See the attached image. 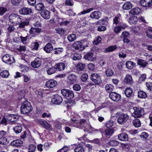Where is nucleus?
<instances>
[{
    "mask_svg": "<svg viewBox=\"0 0 152 152\" xmlns=\"http://www.w3.org/2000/svg\"><path fill=\"white\" fill-rule=\"evenodd\" d=\"M106 28L105 26H100L98 27L97 28V30L99 31H103L106 30Z\"/></svg>",
    "mask_w": 152,
    "mask_h": 152,
    "instance_id": "e2e57ef3",
    "label": "nucleus"
},
{
    "mask_svg": "<svg viewBox=\"0 0 152 152\" xmlns=\"http://www.w3.org/2000/svg\"><path fill=\"white\" fill-rule=\"evenodd\" d=\"M28 37V36H27L25 37H23L22 36H21L20 37L21 41L23 44H26V41Z\"/></svg>",
    "mask_w": 152,
    "mask_h": 152,
    "instance_id": "69168bd1",
    "label": "nucleus"
},
{
    "mask_svg": "<svg viewBox=\"0 0 152 152\" xmlns=\"http://www.w3.org/2000/svg\"><path fill=\"white\" fill-rule=\"evenodd\" d=\"M37 19V20L34 23H33V25L34 26L36 27H41V25L40 23V20L39 18L36 19Z\"/></svg>",
    "mask_w": 152,
    "mask_h": 152,
    "instance_id": "774afa93",
    "label": "nucleus"
},
{
    "mask_svg": "<svg viewBox=\"0 0 152 152\" xmlns=\"http://www.w3.org/2000/svg\"><path fill=\"white\" fill-rule=\"evenodd\" d=\"M124 81L126 85H132L133 83V80L131 75H127L125 76Z\"/></svg>",
    "mask_w": 152,
    "mask_h": 152,
    "instance_id": "2eb2a0df",
    "label": "nucleus"
},
{
    "mask_svg": "<svg viewBox=\"0 0 152 152\" xmlns=\"http://www.w3.org/2000/svg\"><path fill=\"white\" fill-rule=\"evenodd\" d=\"M137 65H140V67L143 68L145 67L148 64L147 62L145 61L142 59L137 60Z\"/></svg>",
    "mask_w": 152,
    "mask_h": 152,
    "instance_id": "393cba45",
    "label": "nucleus"
},
{
    "mask_svg": "<svg viewBox=\"0 0 152 152\" xmlns=\"http://www.w3.org/2000/svg\"><path fill=\"white\" fill-rule=\"evenodd\" d=\"M41 64V59L39 58H37L31 63V65L32 67L37 68L40 66Z\"/></svg>",
    "mask_w": 152,
    "mask_h": 152,
    "instance_id": "dca6fc26",
    "label": "nucleus"
},
{
    "mask_svg": "<svg viewBox=\"0 0 152 152\" xmlns=\"http://www.w3.org/2000/svg\"><path fill=\"white\" fill-rule=\"evenodd\" d=\"M7 118L3 117L1 120L0 121V124L6 126L7 125Z\"/></svg>",
    "mask_w": 152,
    "mask_h": 152,
    "instance_id": "5fc2aeb1",
    "label": "nucleus"
},
{
    "mask_svg": "<svg viewBox=\"0 0 152 152\" xmlns=\"http://www.w3.org/2000/svg\"><path fill=\"white\" fill-rule=\"evenodd\" d=\"M56 33L58 34L62 35L64 34L65 31L62 28H57L55 29Z\"/></svg>",
    "mask_w": 152,
    "mask_h": 152,
    "instance_id": "58836bf2",
    "label": "nucleus"
},
{
    "mask_svg": "<svg viewBox=\"0 0 152 152\" xmlns=\"http://www.w3.org/2000/svg\"><path fill=\"white\" fill-rule=\"evenodd\" d=\"M109 144L112 146H115L119 145V142L116 140H112L109 142Z\"/></svg>",
    "mask_w": 152,
    "mask_h": 152,
    "instance_id": "de8ad7c7",
    "label": "nucleus"
},
{
    "mask_svg": "<svg viewBox=\"0 0 152 152\" xmlns=\"http://www.w3.org/2000/svg\"><path fill=\"white\" fill-rule=\"evenodd\" d=\"M61 92L67 99H71L74 97V93L71 90L64 89L61 90Z\"/></svg>",
    "mask_w": 152,
    "mask_h": 152,
    "instance_id": "20e7f679",
    "label": "nucleus"
},
{
    "mask_svg": "<svg viewBox=\"0 0 152 152\" xmlns=\"http://www.w3.org/2000/svg\"><path fill=\"white\" fill-rule=\"evenodd\" d=\"M137 18L135 16H134L130 18L129 19V22L131 24H135L137 22Z\"/></svg>",
    "mask_w": 152,
    "mask_h": 152,
    "instance_id": "7c9ffc66",
    "label": "nucleus"
},
{
    "mask_svg": "<svg viewBox=\"0 0 152 152\" xmlns=\"http://www.w3.org/2000/svg\"><path fill=\"white\" fill-rule=\"evenodd\" d=\"M117 48L116 45L110 46L106 49V51L107 52L113 51L116 49Z\"/></svg>",
    "mask_w": 152,
    "mask_h": 152,
    "instance_id": "603ef678",
    "label": "nucleus"
},
{
    "mask_svg": "<svg viewBox=\"0 0 152 152\" xmlns=\"http://www.w3.org/2000/svg\"><path fill=\"white\" fill-rule=\"evenodd\" d=\"M84 57L86 60L91 61H95L96 59V56L92 52H89L87 53L84 55Z\"/></svg>",
    "mask_w": 152,
    "mask_h": 152,
    "instance_id": "1a4fd4ad",
    "label": "nucleus"
},
{
    "mask_svg": "<svg viewBox=\"0 0 152 152\" xmlns=\"http://www.w3.org/2000/svg\"><path fill=\"white\" fill-rule=\"evenodd\" d=\"M76 38V35L75 34H72L68 35L67 36V39L70 42H72L74 41Z\"/></svg>",
    "mask_w": 152,
    "mask_h": 152,
    "instance_id": "4c0bfd02",
    "label": "nucleus"
},
{
    "mask_svg": "<svg viewBox=\"0 0 152 152\" xmlns=\"http://www.w3.org/2000/svg\"><path fill=\"white\" fill-rule=\"evenodd\" d=\"M114 130L112 129H107L102 132V135L107 138H109L113 134Z\"/></svg>",
    "mask_w": 152,
    "mask_h": 152,
    "instance_id": "f8f14e48",
    "label": "nucleus"
},
{
    "mask_svg": "<svg viewBox=\"0 0 152 152\" xmlns=\"http://www.w3.org/2000/svg\"><path fill=\"white\" fill-rule=\"evenodd\" d=\"M140 3L144 7L152 8V0H141Z\"/></svg>",
    "mask_w": 152,
    "mask_h": 152,
    "instance_id": "9d476101",
    "label": "nucleus"
},
{
    "mask_svg": "<svg viewBox=\"0 0 152 152\" xmlns=\"http://www.w3.org/2000/svg\"><path fill=\"white\" fill-rule=\"evenodd\" d=\"M23 144V141L18 139L13 140L10 143L11 145L16 147H20Z\"/></svg>",
    "mask_w": 152,
    "mask_h": 152,
    "instance_id": "f3484780",
    "label": "nucleus"
},
{
    "mask_svg": "<svg viewBox=\"0 0 152 152\" xmlns=\"http://www.w3.org/2000/svg\"><path fill=\"white\" fill-rule=\"evenodd\" d=\"M69 81V82L71 84H73L76 81V76L74 74H70L68 76Z\"/></svg>",
    "mask_w": 152,
    "mask_h": 152,
    "instance_id": "bb28decb",
    "label": "nucleus"
},
{
    "mask_svg": "<svg viewBox=\"0 0 152 152\" xmlns=\"http://www.w3.org/2000/svg\"><path fill=\"white\" fill-rule=\"evenodd\" d=\"M9 143V141L5 137L0 138V144L2 145H6Z\"/></svg>",
    "mask_w": 152,
    "mask_h": 152,
    "instance_id": "c9c22d12",
    "label": "nucleus"
},
{
    "mask_svg": "<svg viewBox=\"0 0 152 152\" xmlns=\"http://www.w3.org/2000/svg\"><path fill=\"white\" fill-rule=\"evenodd\" d=\"M138 96L140 98H145L147 97V95L145 92L140 91L138 92Z\"/></svg>",
    "mask_w": 152,
    "mask_h": 152,
    "instance_id": "f704fd0d",
    "label": "nucleus"
},
{
    "mask_svg": "<svg viewBox=\"0 0 152 152\" xmlns=\"http://www.w3.org/2000/svg\"><path fill=\"white\" fill-rule=\"evenodd\" d=\"M132 5L129 2H127L124 4L123 7L124 10H130L132 8Z\"/></svg>",
    "mask_w": 152,
    "mask_h": 152,
    "instance_id": "c756f323",
    "label": "nucleus"
},
{
    "mask_svg": "<svg viewBox=\"0 0 152 152\" xmlns=\"http://www.w3.org/2000/svg\"><path fill=\"white\" fill-rule=\"evenodd\" d=\"M146 35L148 37L152 39V30L151 29H148L146 31Z\"/></svg>",
    "mask_w": 152,
    "mask_h": 152,
    "instance_id": "3c124183",
    "label": "nucleus"
},
{
    "mask_svg": "<svg viewBox=\"0 0 152 152\" xmlns=\"http://www.w3.org/2000/svg\"><path fill=\"white\" fill-rule=\"evenodd\" d=\"M53 46L51 43H48L44 48V50L47 53H50L53 49Z\"/></svg>",
    "mask_w": 152,
    "mask_h": 152,
    "instance_id": "b1692460",
    "label": "nucleus"
},
{
    "mask_svg": "<svg viewBox=\"0 0 152 152\" xmlns=\"http://www.w3.org/2000/svg\"><path fill=\"white\" fill-rule=\"evenodd\" d=\"M114 73L113 70L110 68L107 69L105 71V74L107 76H112Z\"/></svg>",
    "mask_w": 152,
    "mask_h": 152,
    "instance_id": "37998d69",
    "label": "nucleus"
},
{
    "mask_svg": "<svg viewBox=\"0 0 152 152\" xmlns=\"http://www.w3.org/2000/svg\"><path fill=\"white\" fill-rule=\"evenodd\" d=\"M41 31V29L38 28L32 27L29 31L31 34L37 35Z\"/></svg>",
    "mask_w": 152,
    "mask_h": 152,
    "instance_id": "412c9836",
    "label": "nucleus"
},
{
    "mask_svg": "<svg viewBox=\"0 0 152 152\" xmlns=\"http://www.w3.org/2000/svg\"><path fill=\"white\" fill-rule=\"evenodd\" d=\"M39 44L37 42H34L32 43V47L33 49L37 50L39 46Z\"/></svg>",
    "mask_w": 152,
    "mask_h": 152,
    "instance_id": "13d9d810",
    "label": "nucleus"
},
{
    "mask_svg": "<svg viewBox=\"0 0 152 152\" xmlns=\"http://www.w3.org/2000/svg\"><path fill=\"white\" fill-rule=\"evenodd\" d=\"M2 60L4 63L9 64H11L15 62L13 57L8 54L4 55L2 57Z\"/></svg>",
    "mask_w": 152,
    "mask_h": 152,
    "instance_id": "39448f33",
    "label": "nucleus"
},
{
    "mask_svg": "<svg viewBox=\"0 0 152 152\" xmlns=\"http://www.w3.org/2000/svg\"><path fill=\"white\" fill-rule=\"evenodd\" d=\"M101 16V13L99 11H95L92 13L90 16L91 18L96 19L99 18Z\"/></svg>",
    "mask_w": 152,
    "mask_h": 152,
    "instance_id": "a878e982",
    "label": "nucleus"
},
{
    "mask_svg": "<svg viewBox=\"0 0 152 152\" xmlns=\"http://www.w3.org/2000/svg\"><path fill=\"white\" fill-rule=\"evenodd\" d=\"M56 69V68L54 67L49 68V69L47 71V73L49 75L52 74L55 72Z\"/></svg>",
    "mask_w": 152,
    "mask_h": 152,
    "instance_id": "ea45409f",
    "label": "nucleus"
},
{
    "mask_svg": "<svg viewBox=\"0 0 152 152\" xmlns=\"http://www.w3.org/2000/svg\"><path fill=\"white\" fill-rule=\"evenodd\" d=\"M113 87L112 85L110 84H107L105 86V89L108 92H111L113 91Z\"/></svg>",
    "mask_w": 152,
    "mask_h": 152,
    "instance_id": "79ce46f5",
    "label": "nucleus"
},
{
    "mask_svg": "<svg viewBox=\"0 0 152 152\" xmlns=\"http://www.w3.org/2000/svg\"><path fill=\"white\" fill-rule=\"evenodd\" d=\"M40 14L45 19L50 18V12L48 10H42Z\"/></svg>",
    "mask_w": 152,
    "mask_h": 152,
    "instance_id": "4be33fe9",
    "label": "nucleus"
},
{
    "mask_svg": "<svg viewBox=\"0 0 152 152\" xmlns=\"http://www.w3.org/2000/svg\"><path fill=\"white\" fill-rule=\"evenodd\" d=\"M133 92L132 88L130 87L127 88L124 91V94L127 97H130L132 96Z\"/></svg>",
    "mask_w": 152,
    "mask_h": 152,
    "instance_id": "5701e85b",
    "label": "nucleus"
},
{
    "mask_svg": "<svg viewBox=\"0 0 152 152\" xmlns=\"http://www.w3.org/2000/svg\"><path fill=\"white\" fill-rule=\"evenodd\" d=\"M32 110V107L29 102L25 101L22 103L20 108L21 112L22 113L28 114L31 112Z\"/></svg>",
    "mask_w": 152,
    "mask_h": 152,
    "instance_id": "f257e3e1",
    "label": "nucleus"
},
{
    "mask_svg": "<svg viewBox=\"0 0 152 152\" xmlns=\"http://www.w3.org/2000/svg\"><path fill=\"white\" fill-rule=\"evenodd\" d=\"M81 54L79 53H75L73 56V59L75 61L79 60L81 59Z\"/></svg>",
    "mask_w": 152,
    "mask_h": 152,
    "instance_id": "a18cd8bd",
    "label": "nucleus"
},
{
    "mask_svg": "<svg viewBox=\"0 0 152 152\" xmlns=\"http://www.w3.org/2000/svg\"><path fill=\"white\" fill-rule=\"evenodd\" d=\"M57 85V82L52 79L46 82L45 86L48 88H52Z\"/></svg>",
    "mask_w": 152,
    "mask_h": 152,
    "instance_id": "ddd939ff",
    "label": "nucleus"
},
{
    "mask_svg": "<svg viewBox=\"0 0 152 152\" xmlns=\"http://www.w3.org/2000/svg\"><path fill=\"white\" fill-rule=\"evenodd\" d=\"M88 47V46L86 45L85 47L84 45H83L81 42L79 41L75 42L73 44V47L75 50H83L85 47Z\"/></svg>",
    "mask_w": 152,
    "mask_h": 152,
    "instance_id": "6e6552de",
    "label": "nucleus"
},
{
    "mask_svg": "<svg viewBox=\"0 0 152 152\" xmlns=\"http://www.w3.org/2000/svg\"><path fill=\"white\" fill-rule=\"evenodd\" d=\"M110 98L113 101L117 102L121 99V96L115 92H111L109 94Z\"/></svg>",
    "mask_w": 152,
    "mask_h": 152,
    "instance_id": "9b49d317",
    "label": "nucleus"
},
{
    "mask_svg": "<svg viewBox=\"0 0 152 152\" xmlns=\"http://www.w3.org/2000/svg\"><path fill=\"white\" fill-rule=\"evenodd\" d=\"M19 12L23 15H28L31 14L32 11L31 10H19Z\"/></svg>",
    "mask_w": 152,
    "mask_h": 152,
    "instance_id": "c03bdc74",
    "label": "nucleus"
},
{
    "mask_svg": "<svg viewBox=\"0 0 152 152\" xmlns=\"http://www.w3.org/2000/svg\"><path fill=\"white\" fill-rule=\"evenodd\" d=\"M118 137L119 140L121 141H126L128 139V135L124 132L119 134Z\"/></svg>",
    "mask_w": 152,
    "mask_h": 152,
    "instance_id": "aec40b11",
    "label": "nucleus"
},
{
    "mask_svg": "<svg viewBox=\"0 0 152 152\" xmlns=\"http://www.w3.org/2000/svg\"><path fill=\"white\" fill-rule=\"evenodd\" d=\"M73 88L76 91H79L81 89L80 86L78 84H75L73 86Z\"/></svg>",
    "mask_w": 152,
    "mask_h": 152,
    "instance_id": "0e129e2a",
    "label": "nucleus"
},
{
    "mask_svg": "<svg viewBox=\"0 0 152 152\" xmlns=\"http://www.w3.org/2000/svg\"><path fill=\"white\" fill-rule=\"evenodd\" d=\"M56 66V69L59 71H60L64 70L65 69V64L64 63H60L57 64Z\"/></svg>",
    "mask_w": 152,
    "mask_h": 152,
    "instance_id": "c85d7f7f",
    "label": "nucleus"
},
{
    "mask_svg": "<svg viewBox=\"0 0 152 152\" xmlns=\"http://www.w3.org/2000/svg\"><path fill=\"white\" fill-rule=\"evenodd\" d=\"M9 18L10 22L14 24H18L21 21V19L19 16L15 14L10 15Z\"/></svg>",
    "mask_w": 152,
    "mask_h": 152,
    "instance_id": "423d86ee",
    "label": "nucleus"
},
{
    "mask_svg": "<svg viewBox=\"0 0 152 152\" xmlns=\"http://www.w3.org/2000/svg\"><path fill=\"white\" fill-rule=\"evenodd\" d=\"M9 75L8 71L4 70L0 73V75L3 78H7Z\"/></svg>",
    "mask_w": 152,
    "mask_h": 152,
    "instance_id": "e433bc0d",
    "label": "nucleus"
},
{
    "mask_svg": "<svg viewBox=\"0 0 152 152\" xmlns=\"http://www.w3.org/2000/svg\"><path fill=\"white\" fill-rule=\"evenodd\" d=\"M132 124L135 127H140L141 125V123L140 120L138 119H134L132 122Z\"/></svg>",
    "mask_w": 152,
    "mask_h": 152,
    "instance_id": "72a5a7b5",
    "label": "nucleus"
},
{
    "mask_svg": "<svg viewBox=\"0 0 152 152\" xmlns=\"http://www.w3.org/2000/svg\"><path fill=\"white\" fill-rule=\"evenodd\" d=\"M125 28V27L122 26H116L114 28V31L115 33H117L121 31V29H124Z\"/></svg>",
    "mask_w": 152,
    "mask_h": 152,
    "instance_id": "09e8293b",
    "label": "nucleus"
},
{
    "mask_svg": "<svg viewBox=\"0 0 152 152\" xmlns=\"http://www.w3.org/2000/svg\"><path fill=\"white\" fill-rule=\"evenodd\" d=\"M19 116L15 114H10L7 116V119L9 121L14 122L18 119Z\"/></svg>",
    "mask_w": 152,
    "mask_h": 152,
    "instance_id": "6ab92c4d",
    "label": "nucleus"
},
{
    "mask_svg": "<svg viewBox=\"0 0 152 152\" xmlns=\"http://www.w3.org/2000/svg\"><path fill=\"white\" fill-rule=\"evenodd\" d=\"M141 12L140 10H130L129 11V14H131L132 15H136L138 14Z\"/></svg>",
    "mask_w": 152,
    "mask_h": 152,
    "instance_id": "052dcab7",
    "label": "nucleus"
},
{
    "mask_svg": "<svg viewBox=\"0 0 152 152\" xmlns=\"http://www.w3.org/2000/svg\"><path fill=\"white\" fill-rule=\"evenodd\" d=\"M63 101L62 97L58 95H56L54 97L52 98L51 100L52 102L56 104H59L61 103Z\"/></svg>",
    "mask_w": 152,
    "mask_h": 152,
    "instance_id": "4468645a",
    "label": "nucleus"
},
{
    "mask_svg": "<svg viewBox=\"0 0 152 152\" xmlns=\"http://www.w3.org/2000/svg\"><path fill=\"white\" fill-rule=\"evenodd\" d=\"M75 152H84V150L83 148L81 146H79L76 147L74 150Z\"/></svg>",
    "mask_w": 152,
    "mask_h": 152,
    "instance_id": "6e6d98bb",
    "label": "nucleus"
},
{
    "mask_svg": "<svg viewBox=\"0 0 152 152\" xmlns=\"http://www.w3.org/2000/svg\"><path fill=\"white\" fill-rule=\"evenodd\" d=\"M36 149V147L34 144H31L29 145L28 148V151L31 152H34Z\"/></svg>",
    "mask_w": 152,
    "mask_h": 152,
    "instance_id": "49530a36",
    "label": "nucleus"
},
{
    "mask_svg": "<svg viewBox=\"0 0 152 152\" xmlns=\"http://www.w3.org/2000/svg\"><path fill=\"white\" fill-rule=\"evenodd\" d=\"M134 112L132 113V116L134 118H139L141 117L144 114L143 108L137 107L133 108Z\"/></svg>",
    "mask_w": 152,
    "mask_h": 152,
    "instance_id": "f03ea898",
    "label": "nucleus"
},
{
    "mask_svg": "<svg viewBox=\"0 0 152 152\" xmlns=\"http://www.w3.org/2000/svg\"><path fill=\"white\" fill-rule=\"evenodd\" d=\"M22 130V126L20 125H18L15 126L13 128V130L16 134L20 133Z\"/></svg>",
    "mask_w": 152,
    "mask_h": 152,
    "instance_id": "2f4dec72",
    "label": "nucleus"
},
{
    "mask_svg": "<svg viewBox=\"0 0 152 152\" xmlns=\"http://www.w3.org/2000/svg\"><path fill=\"white\" fill-rule=\"evenodd\" d=\"M29 24V22L27 21H21L20 23H18L19 25V27L20 28L24 27L25 26H27Z\"/></svg>",
    "mask_w": 152,
    "mask_h": 152,
    "instance_id": "864d4df0",
    "label": "nucleus"
},
{
    "mask_svg": "<svg viewBox=\"0 0 152 152\" xmlns=\"http://www.w3.org/2000/svg\"><path fill=\"white\" fill-rule=\"evenodd\" d=\"M36 10H39L38 8H40V10H44V6L42 3H39L37 4L35 6Z\"/></svg>",
    "mask_w": 152,
    "mask_h": 152,
    "instance_id": "680f3d73",
    "label": "nucleus"
},
{
    "mask_svg": "<svg viewBox=\"0 0 152 152\" xmlns=\"http://www.w3.org/2000/svg\"><path fill=\"white\" fill-rule=\"evenodd\" d=\"M58 21L60 26L66 25L69 23V21L66 20L65 18H59Z\"/></svg>",
    "mask_w": 152,
    "mask_h": 152,
    "instance_id": "cd10ccee",
    "label": "nucleus"
},
{
    "mask_svg": "<svg viewBox=\"0 0 152 152\" xmlns=\"http://www.w3.org/2000/svg\"><path fill=\"white\" fill-rule=\"evenodd\" d=\"M102 40V38L100 37H98L96 40L94 41L93 43L94 44L97 45Z\"/></svg>",
    "mask_w": 152,
    "mask_h": 152,
    "instance_id": "338daca9",
    "label": "nucleus"
},
{
    "mask_svg": "<svg viewBox=\"0 0 152 152\" xmlns=\"http://www.w3.org/2000/svg\"><path fill=\"white\" fill-rule=\"evenodd\" d=\"M136 64L135 63L132 61H128L126 63V66L128 69H131L134 66H135Z\"/></svg>",
    "mask_w": 152,
    "mask_h": 152,
    "instance_id": "473e14b6",
    "label": "nucleus"
},
{
    "mask_svg": "<svg viewBox=\"0 0 152 152\" xmlns=\"http://www.w3.org/2000/svg\"><path fill=\"white\" fill-rule=\"evenodd\" d=\"M129 118V115L126 113H122L119 115L117 122L120 124H123L125 123Z\"/></svg>",
    "mask_w": 152,
    "mask_h": 152,
    "instance_id": "7ed1b4c3",
    "label": "nucleus"
},
{
    "mask_svg": "<svg viewBox=\"0 0 152 152\" xmlns=\"http://www.w3.org/2000/svg\"><path fill=\"white\" fill-rule=\"evenodd\" d=\"M86 123V120L85 119H81L79 122L78 125L80 127H83Z\"/></svg>",
    "mask_w": 152,
    "mask_h": 152,
    "instance_id": "4d7b16f0",
    "label": "nucleus"
},
{
    "mask_svg": "<svg viewBox=\"0 0 152 152\" xmlns=\"http://www.w3.org/2000/svg\"><path fill=\"white\" fill-rule=\"evenodd\" d=\"M88 78V75L86 73H84L82 74L81 77L82 81L83 82L86 81Z\"/></svg>",
    "mask_w": 152,
    "mask_h": 152,
    "instance_id": "8fccbe9b",
    "label": "nucleus"
},
{
    "mask_svg": "<svg viewBox=\"0 0 152 152\" xmlns=\"http://www.w3.org/2000/svg\"><path fill=\"white\" fill-rule=\"evenodd\" d=\"M90 79L96 84L98 85L102 82V80L100 76L98 74L96 73H93L91 75Z\"/></svg>",
    "mask_w": 152,
    "mask_h": 152,
    "instance_id": "0eeeda50",
    "label": "nucleus"
},
{
    "mask_svg": "<svg viewBox=\"0 0 152 152\" xmlns=\"http://www.w3.org/2000/svg\"><path fill=\"white\" fill-rule=\"evenodd\" d=\"M77 71L81 72L84 70L85 68V64L81 63H78L75 66Z\"/></svg>",
    "mask_w": 152,
    "mask_h": 152,
    "instance_id": "a211bd4d",
    "label": "nucleus"
},
{
    "mask_svg": "<svg viewBox=\"0 0 152 152\" xmlns=\"http://www.w3.org/2000/svg\"><path fill=\"white\" fill-rule=\"evenodd\" d=\"M146 86L148 90L150 91L152 90V83L151 82H147L146 83Z\"/></svg>",
    "mask_w": 152,
    "mask_h": 152,
    "instance_id": "bf43d9fd",
    "label": "nucleus"
},
{
    "mask_svg": "<svg viewBox=\"0 0 152 152\" xmlns=\"http://www.w3.org/2000/svg\"><path fill=\"white\" fill-rule=\"evenodd\" d=\"M54 53L56 54H59L63 51V48H55L53 49Z\"/></svg>",
    "mask_w": 152,
    "mask_h": 152,
    "instance_id": "a19ab883",
    "label": "nucleus"
}]
</instances>
